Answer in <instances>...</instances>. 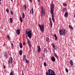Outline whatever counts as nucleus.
Returning a JSON list of instances; mask_svg holds the SVG:
<instances>
[{
    "label": "nucleus",
    "instance_id": "obj_1",
    "mask_svg": "<svg viewBox=\"0 0 75 75\" xmlns=\"http://www.w3.org/2000/svg\"><path fill=\"white\" fill-rule=\"evenodd\" d=\"M54 5L52 4L50 6V13L52 15V20L53 22H55L54 17Z\"/></svg>",
    "mask_w": 75,
    "mask_h": 75
},
{
    "label": "nucleus",
    "instance_id": "obj_2",
    "mask_svg": "<svg viewBox=\"0 0 75 75\" xmlns=\"http://www.w3.org/2000/svg\"><path fill=\"white\" fill-rule=\"evenodd\" d=\"M25 35H27L28 37L29 38H31L32 37V32L31 30H29L27 31V29L25 31Z\"/></svg>",
    "mask_w": 75,
    "mask_h": 75
},
{
    "label": "nucleus",
    "instance_id": "obj_3",
    "mask_svg": "<svg viewBox=\"0 0 75 75\" xmlns=\"http://www.w3.org/2000/svg\"><path fill=\"white\" fill-rule=\"evenodd\" d=\"M48 72H46V75H55L54 72L51 69H49L48 70Z\"/></svg>",
    "mask_w": 75,
    "mask_h": 75
},
{
    "label": "nucleus",
    "instance_id": "obj_4",
    "mask_svg": "<svg viewBox=\"0 0 75 75\" xmlns=\"http://www.w3.org/2000/svg\"><path fill=\"white\" fill-rule=\"evenodd\" d=\"M59 33H60V35H65V33H67V30H65V29L64 30H59Z\"/></svg>",
    "mask_w": 75,
    "mask_h": 75
},
{
    "label": "nucleus",
    "instance_id": "obj_5",
    "mask_svg": "<svg viewBox=\"0 0 75 75\" xmlns=\"http://www.w3.org/2000/svg\"><path fill=\"white\" fill-rule=\"evenodd\" d=\"M38 25L40 28V30L42 33H44V24H42L41 25L40 24H39Z\"/></svg>",
    "mask_w": 75,
    "mask_h": 75
},
{
    "label": "nucleus",
    "instance_id": "obj_6",
    "mask_svg": "<svg viewBox=\"0 0 75 75\" xmlns=\"http://www.w3.org/2000/svg\"><path fill=\"white\" fill-rule=\"evenodd\" d=\"M41 10H42V12H41V17H43V16H45V11L44 10V8H43V7L42 6L41 7Z\"/></svg>",
    "mask_w": 75,
    "mask_h": 75
},
{
    "label": "nucleus",
    "instance_id": "obj_7",
    "mask_svg": "<svg viewBox=\"0 0 75 75\" xmlns=\"http://www.w3.org/2000/svg\"><path fill=\"white\" fill-rule=\"evenodd\" d=\"M13 62V58L12 57H11L9 58V63H12Z\"/></svg>",
    "mask_w": 75,
    "mask_h": 75
},
{
    "label": "nucleus",
    "instance_id": "obj_8",
    "mask_svg": "<svg viewBox=\"0 0 75 75\" xmlns=\"http://www.w3.org/2000/svg\"><path fill=\"white\" fill-rule=\"evenodd\" d=\"M16 32L17 34V35H18L20 34V30L19 29H17L16 30Z\"/></svg>",
    "mask_w": 75,
    "mask_h": 75
},
{
    "label": "nucleus",
    "instance_id": "obj_9",
    "mask_svg": "<svg viewBox=\"0 0 75 75\" xmlns=\"http://www.w3.org/2000/svg\"><path fill=\"white\" fill-rule=\"evenodd\" d=\"M70 65H71V66H72V67H73V66L74 65V63L72 61V60H71V61H70Z\"/></svg>",
    "mask_w": 75,
    "mask_h": 75
},
{
    "label": "nucleus",
    "instance_id": "obj_10",
    "mask_svg": "<svg viewBox=\"0 0 75 75\" xmlns=\"http://www.w3.org/2000/svg\"><path fill=\"white\" fill-rule=\"evenodd\" d=\"M51 59L53 61V62H55V58L54 57H53L51 58Z\"/></svg>",
    "mask_w": 75,
    "mask_h": 75
},
{
    "label": "nucleus",
    "instance_id": "obj_11",
    "mask_svg": "<svg viewBox=\"0 0 75 75\" xmlns=\"http://www.w3.org/2000/svg\"><path fill=\"white\" fill-rule=\"evenodd\" d=\"M38 52H40L41 51V48H40V47L39 46H38Z\"/></svg>",
    "mask_w": 75,
    "mask_h": 75
},
{
    "label": "nucleus",
    "instance_id": "obj_12",
    "mask_svg": "<svg viewBox=\"0 0 75 75\" xmlns=\"http://www.w3.org/2000/svg\"><path fill=\"white\" fill-rule=\"evenodd\" d=\"M28 43V44L30 47H31V43H30V41L29 40H28L27 42Z\"/></svg>",
    "mask_w": 75,
    "mask_h": 75
},
{
    "label": "nucleus",
    "instance_id": "obj_13",
    "mask_svg": "<svg viewBox=\"0 0 75 75\" xmlns=\"http://www.w3.org/2000/svg\"><path fill=\"white\" fill-rule=\"evenodd\" d=\"M54 55L55 57L56 58H58V56L57 55V54L56 53H54Z\"/></svg>",
    "mask_w": 75,
    "mask_h": 75
},
{
    "label": "nucleus",
    "instance_id": "obj_14",
    "mask_svg": "<svg viewBox=\"0 0 75 75\" xmlns=\"http://www.w3.org/2000/svg\"><path fill=\"white\" fill-rule=\"evenodd\" d=\"M68 12H66L65 13L64 16L65 17H66L67 16V17H68Z\"/></svg>",
    "mask_w": 75,
    "mask_h": 75
},
{
    "label": "nucleus",
    "instance_id": "obj_15",
    "mask_svg": "<svg viewBox=\"0 0 75 75\" xmlns=\"http://www.w3.org/2000/svg\"><path fill=\"white\" fill-rule=\"evenodd\" d=\"M52 49L54 52L55 50L57 49V46H54V47H53Z\"/></svg>",
    "mask_w": 75,
    "mask_h": 75
},
{
    "label": "nucleus",
    "instance_id": "obj_16",
    "mask_svg": "<svg viewBox=\"0 0 75 75\" xmlns=\"http://www.w3.org/2000/svg\"><path fill=\"white\" fill-rule=\"evenodd\" d=\"M50 24L51 26H52V21L51 20V18H50Z\"/></svg>",
    "mask_w": 75,
    "mask_h": 75
},
{
    "label": "nucleus",
    "instance_id": "obj_17",
    "mask_svg": "<svg viewBox=\"0 0 75 75\" xmlns=\"http://www.w3.org/2000/svg\"><path fill=\"white\" fill-rule=\"evenodd\" d=\"M19 46L20 47V48H23V45H22V44L21 43H19Z\"/></svg>",
    "mask_w": 75,
    "mask_h": 75
},
{
    "label": "nucleus",
    "instance_id": "obj_18",
    "mask_svg": "<svg viewBox=\"0 0 75 75\" xmlns=\"http://www.w3.org/2000/svg\"><path fill=\"white\" fill-rule=\"evenodd\" d=\"M44 51L45 52H45L47 53V48H45L44 50Z\"/></svg>",
    "mask_w": 75,
    "mask_h": 75
},
{
    "label": "nucleus",
    "instance_id": "obj_19",
    "mask_svg": "<svg viewBox=\"0 0 75 75\" xmlns=\"http://www.w3.org/2000/svg\"><path fill=\"white\" fill-rule=\"evenodd\" d=\"M22 52H23V51H22V50L20 51L19 54L20 55H22Z\"/></svg>",
    "mask_w": 75,
    "mask_h": 75
},
{
    "label": "nucleus",
    "instance_id": "obj_20",
    "mask_svg": "<svg viewBox=\"0 0 75 75\" xmlns=\"http://www.w3.org/2000/svg\"><path fill=\"white\" fill-rule=\"evenodd\" d=\"M54 36L55 37V40L56 41H57V37L56 34H55L54 35Z\"/></svg>",
    "mask_w": 75,
    "mask_h": 75
},
{
    "label": "nucleus",
    "instance_id": "obj_21",
    "mask_svg": "<svg viewBox=\"0 0 75 75\" xmlns=\"http://www.w3.org/2000/svg\"><path fill=\"white\" fill-rule=\"evenodd\" d=\"M69 27L70 28V29H71V30H73V28L72 26H71V25H69Z\"/></svg>",
    "mask_w": 75,
    "mask_h": 75
},
{
    "label": "nucleus",
    "instance_id": "obj_22",
    "mask_svg": "<svg viewBox=\"0 0 75 75\" xmlns=\"http://www.w3.org/2000/svg\"><path fill=\"white\" fill-rule=\"evenodd\" d=\"M3 54L4 55H6V54L8 55L7 53L6 52H4L3 53Z\"/></svg>",
    "mask_w": 75,
    "mask_h": 75
},
{
    "label": "nucleus",
    "instance_id": "obj_23",
    "mask_svg": "<svg viewBox=\"0 0 75 75\" xmlns=\"http://www.w3.org/2000/svg\"><path fill=\"white\" fill-rule=\"evenodd\" d=\"M24 17H25V14L24 13H23L22 14V18H24Z\"/></svg>",
    "mask_w": 75,
    "mask_h": 75
},
{
    "label": "nucleus",
    "instance_id": "obj_24",
    "mask_svg": "<svg viewBox=\"0 0 75 75\" xmlns=\"http://www.w3.org/2000/svg\"><path fill=\"white\" fill-rule=\"evenodd\" d=\"M25 59L26 61V63H27L28 64H29V60H27V59Z\"/></svg>",
    "mask_w": 75,
    "mask_h": 75
},
{
    "label": "nucleus",
    "instance_id": "obj_25",
    "mask_svg": "<svg viewBox=\"0 0 75 75\" xmlns=\"http://www.w3.org/2000/svg\"><path fill=\"white\" fill-rule=\"evenodd\" d=\"M20 20L21 22L22 23V22H23V19H22V18H21V17H20Z\"/></svg>",
    "mask_w": 75,
    "mask_h": 75
},
{
    "label": "nucleus",
    "instance_id": "obj_26",
    "mask_svg": "<svg viewBox=\"0 0 75 75\" xmlns=\"http://www.w3.org/2000/svg\"><path fill=\"white\" fill-rule=\"evenodd\" d=\"M10 20L11 23H12V22H13L12 19L11 18H10Z\"/></svg>",
    "mask_w": 75,
    "mask_h": 75
},
{
    "label": "nucleus",
    "instance_id": "obj_27",
    "mask_svg": "<svg viewBox=\"0 0 75 75\" xmlns=\"http://www.w3.org/2000/svg\"><path fill=\"white\" fill-rule=\"evenodd\" d=\"M31 11H32V14H33V13H34V11H33V8H32L31 9Z\"/></svg>",
    "mask_w": 75,
    "mask_h": 75
},
{
    "label": "nucleus",
    "instance_id": "obj_28",
    "mask_svg": "<svg viewBox=\"0 0 75 75\" xmlns=\"http://www.w3.org/2000/svg\"><path fill=\"white\" fill-rule=\"evenodd\" d=\"M46 41H50V39L49 38H47L46 39Z\"/></svg>",
    "mask_w": 75,
    "mask_h": 75
},
{
    "label": "nucleus",
    "instance_id": "obj_29",
    "mask_svg": "<svg viewBox=\"0 0 75 75\" xmlns=\"http://www.w3.org/2000/svg\"><path fill=\"white\" fill-rule=\"evenodd\" d=\"M5 57V58L7 59V58H8V54H6V55H4Z\"/></svg>",
    "mask_w": 75,
    "mask_h": 75
},
{
    "label": "nucleus",
    "instance_id": "obj_30",
    "mask_svg": "<svg viewBox=\"0 0 75 75\" xmlns=\"http://www.w3.org/2000/svg\"><path fill=\"white\" fill-rule=\"evenodd\" d=\"M63 5L64 7H66L67 6V4L66 3H64V4H63Z\"/></svg>",
    "mask_w": 75,
    "mask_h": 75
},
{
    "label": "nucleus",
    "instance_id": "obj_31",
    "mask_svg": "<svg viewBox=\"0 0 75 75\" xmlns=\"http://www.w3.org/2000/svg\"><path fill=\"white\" fill-rule=\"evenodd\" d=\"M44 65L45 67H46V66H47V64H46V63L44 62Z\"/></svg>",
    "mask_w": 75,
    "mask_h": 75
},
{
    "label": "nucleus",
    "instance_id": "obj_32",
    "mask_svg": "<svg viewBox=\"0 0 75 75\" xmlns=\"http://www.w3.org/2000/svg\"><path fill=\"white\" fill-rule=\"evenodd\" d=\"M25 55H23V61H24V59H25Z\"/></svg>",
    "mask_w": 75,
    "mask_h": 75
},
{
    "label": "nucleus",
    "instance_id": "obj_33",
    "mask_svg": "<svg viewBox=\"0 0 75 75\" xmlns=\"http://www.w3.org/2000/svg\"><path fill=\"white\" fill-rule=\"evenodd\" d=\"M6 11L7 13H9V11H8V9L7 8L6 10Z\"/></svg>",
    "mask_w": 75,
    "mask_h": 75
},
{
    "label": "nucleus",
    "instance_id": "obj_34",
    "mask_svg": "<svg viewBox=\"0 0 75 75\" xmlns=\"http://www.w3.org/2000/svg\"><path fill=\"white\" fill-rule=\"evenodd\" d=\"M26 38L27 40H28V36H27V35H26Z\"/></svg>",
    "mask_w": 75,
    "mask_h": 75
},
{
    "label": "nucleus",
    "instance_id": "obj_35",
    "mask_svg": "<svg viewBox=\"0 0 75 75\" xmlns=\"http://www.w3.org/2000/svg\"><path fill=\"white\" fill-rule=\"evenodd\" d=\"M23 7L25 8V9H26V8H27V6L25 5H24Z\"/></svg>",
    "mask_w": 75,
    "mask_h": 75
},
{
    "label": "nucleus",
    "instance_id": "obj_36",
    "mask_svg": "<svg viewBox=\"0 0 75 75\" xmlns=\"http://www.w3.org/2000/svg\"><path fill=\"white\" fill-rule=\"evenodd\" d=\"M52 45L53 47H55V45H54V43H52Z\"/></svg>",
    "mask_w": 75,
    "mask_h": 75
},
{
    "label": "nucleus",
    "instance_id": "obj_37",
    "mask_svg": "<svg viewBox=\"0 0 75 75\" xmlns=\"http://www.w3.org/2000/svg\"><path fill=\"white\" fill-rule=\"evenodd\" d=\"M65 70L67 72H68V69H66Z\"/></svg>",
    "mask_w": 75,
    "mask_h": 75
},
{
    "label": "nucleus",
    "instance_id": "obj_38",
    "mask_svg": "<svg viewBox=\"0 0 75 75\" xmlns=\"http://www.w3.org/2000/svg\"><path fill=\"white\" fill-rule=\"evenodd\" d=\"M11 14L12 15H13V12H12V11H11Z\"/></svg>",
    "mask_w": 75,
    "mask_h": 75
},
{
    "label": "nucleus",
    "instance_id": "obj_39",
    "mask_svg": "<svg viewBox=\"0 0 75 75\" xmlns=\"http://www.w3.org/2000/svg\"><path fill=\"white\" fill-rule=\"evenodd\" d=\"M11 45H12V48H13V43H11Z\"/></svg>",
    "mask_w": 75,
    "mask_h": 75
},
{
    "label": "nucleus",
    "instance_id": "obj_40",
    "mask_svg": "<svg viewBox=\"0 0 75 75\" xmlns=\"http://www.w3.org/2000/svg\"><path fill=\"white\" fill-rule=\"evenodd\" d=\"M10 75H13V72H11Z\"/></svg>",
    "mask_w": 75,
    "mask_h": 75
},
{
    "label": "nucleus",
    "instance_id": "obj_41",
    "mask_svg": "<svg viewBox=\"0 0 75 75\" xmlns=\"http://www.w3.org/2000/svg\"><path fill=\"white\" fill-rule=\"evenodd\" d=\"M7 37L8 38H10V36H9V35H7Z\"/></svg>",
    "mask_w": 75,
    "mask_h": 75
},
{
    "label": "nucleus",
    "instance_id": "obj_42",
    "mask_svg": "<svg viewBox=\"0 0 75 75\" xmlns=\"http://www.w3.org/2000/svg\"><path fill=\"white\" fill-rule=\"evenodd\" d=\"M29 1L31 3H32V0H29Z\"/></svg>",
    "mask_w": 75,
    "mask_h": 75
},
{
    "label": "nucleus",
    "instance_id": "obj_43",
    "mask_svg": "<svg viewBox=\"0 0 75 75\" xmlns=\"http://www.w3.org/2000/svg\"><path fill=\"white\" fill-rule=\"evenodd\" d=\"M38 1L39 3L40 2V0H38Z\"/></svg>",
    "mask_w": 75,
    "mask_h": 75
},
{
    "label": "nucleus",
    "instance_id": "obj_44",
    "mask_svg": "<svg viewBox=\"0 0 75 75\" xmlns=\"http://www.w3.org/2000/svg\"><path fill=\"white\" fill-rule=\"evenodd\" d=\"M43 57H45V55L44 54H43Z\"/></svg>",
    "mask_w": 75,
    "mask_h": 75
},
{
    "label": "nucleus",
    "instance_id": "obj_45",
    "mask_svg": "<svg viewBox=\"0 0 75 75\" xmlns=\"http://www.w3.org/2000/svg\"><path fill=\"white\" fill-rule=\"evenodd\" d=\"M4 69L6 68V66H4Z\"/></svg>",
    "mask_w": 75,
    "mask_h": 75
},
{
    "label": "nucleus",
    "instance_id": "obj_46",
    "mask_svg": "<svg viewBox=\"0 0 75 75\" xmlns=\"http://www.w3.org/2000/svg\"><path fill=\"white\" fill-rule=\"evenodd\" d=\"M23 45H25V44H24V43H23Z\"/></svg>",
    "mask_w": 75,
    "mask_h": 75
},
{
    "label": "nucleus",
    "instance_id": "obj_47",
    "mask_svg": "<svg viewBox=\"0 0 75 75\" xmlns=\"http://www.w3.org/2000/svg\"><path fill=\"white\" fill-rule=\"evenodd\" d=\"M1 2H0V5H1Z\"/></svg>",
    "mask_w": 75,
    "mask_h": 75
},
{
    "label": "nucleus",
    "instance_id": "obj_48",
    "mask_svg": "<svg viewBox=\"0 0 75 75\" xmlns=\"http://www.w3.org/2000/svg\"><path fill=\"white\" fill-rule=\"evenodd\" d=\"M74 17L75 18V14H74Z\"/></svg>",
    "mask_w": 75,
    "mask_h": 75
},
{
    "label": "nucleus",
    "instance_id": "obj_49",
    "mask_svg": "<svg viewBox=\"0 0 75 75\" xmlns=\"http://www.w3.org/2000/svg\"><path fill=\"white\" fill-rule=\"evenodd\" d=\"M22 75H24V74H23V73H22Z\"/></svg>",
    "mask_w": 75,
    "mask_h": 75
},
{
    "label": "nucleus",
    "instance_id": "obj_50",
    "mask_svg": "<svg viewBox=\"0 0 75 75\" xmlns=\"http://www.w3.org/2000/svg\"><path fill=\"white\" fill-rule=\"evenodd\" d=\"M11 1H13V0H11Z\"/></svg>",
    "mask_w": 75,
    "mask_h": 75
},
{
    "label": "nucleus",
    "instance_id": "obj_51",
    "mask_svg": "<svg viewBox=\"0 0 75 75\" xmlns=\"http://www.w3.org/2000/svg\"><path fill=\"white\" fill-rule=\"evenodd\" d=\"M1 1V0H0V1Z\"/></svg>",
    "mask_w": 75,
    "mask_h": 75
},
{
    "label": "nucleus",
    "instance_id": "obj_52",
    "mask_svg": "<svg viewBox=\"0 0 75 75\" xmlns=\"http://www.w3.org/2000/svg\"><path fill=\"white\" fill-rule=\"evenodd\" d=\"M38 75H39V74H38Z\"/></svg>",
    "mask_w": 75,
    "mask_h": 75
}]
</instances>
